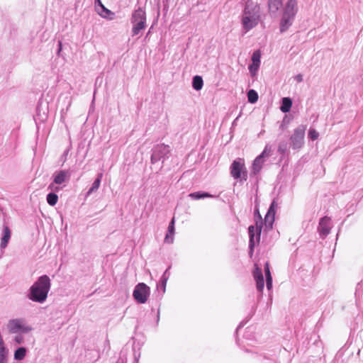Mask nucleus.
<instances>
[{
    "label": "nucleus",
    "mask_w": 363,
    "mask_h": 363,
    "mask_svg": "<svg viewBox=\"0 0 363 363\" xmlns=\"http://www.w3.org/2000/svg\"><path fill=\"white\" fill-rule=\"evenodd\" d=\"M62 50V43L61 42H59V49H58V51H57V55L60 54V52H61Z\"/></svg>",
    "instance_id": "obj_35"
},
{
    "label": "nucleus",
    "mask_w": 363,
    "mask_h": 363,
    "mask_svg": "<svg viewBox=\"0 0 363 363\" xmlns=\"http://www.w3.org/2000/svg\"><path fill=\"white\" fill-rule=\"evenodd\" d=\"M150 289L144 283L137 284L133 290V296L139 303H145L150 296Z\"/></svg>",
    "instance_id": "obj_7"
},
{
    "label": "nucleus",
    "mask_w": 363,
    "mask_h": 363,
    "mask_svg": "<svg viewBox=\"0 0 363 363\" xmlns=\"http://www.w3.org/2000/svg\"><path fill=\"white\" fill-rule=\"evenodd\" d=\"M174 218L170 222L167 233L164 238V242L169 244H171L174 241Z\"/></svg>",
    "instance_id": "obj_19"
},
{
    "label": "nucleus",
    "mask_w": 363,
    "mask_h": 363,
    "mask_svg": "<svg viewBox=\"0 0 363 363\" xmlns=\"http://www.w3.org/2000/svg\"><path fill=\"white\" fill-rule=\"evenodd\" d=\"M102 176H103V174L101 173L98 175L97 178L96 179V180L92 184L91 187L87 191L86 196H89L93 192H95V191H96L99 189V188L100 186V184H101V181Z\"/></svg>",
    "instance_id": "obj_24"
},
{
    "label": "nucleus",
    "mask_w": 363,
    "mask_h": 363,
    "mask_svg": "<svg viewBox=\"0 0 363 363\" xmlns=\"http://www.w3.org/2000/svg\"><path fill=\"white\" fill-rule=\"evenodd\" d=\"M319 136L318 133L315 129H310L308 132V138L312 140H316Z\"/></svg>",
    "instance_id": "obj_30"
},
{
    "label": "nucleus",
    "mask_w": 363,
    "mask_h": 363,
    "mask_svg": "<svg viewBox=\"0 0 363 363\" xmlns=\"http://www.w3.org/2000/svg\"><path fill=\"white\" fill-rule=\"evenodd\" d=\"M272 153V147L267 145L262 152L258 157L255 158L252 164V169L254 173H257L260 171L262 167V164L264 162V159L269 157Z\"/></svg>",
    "instance_id": "obj_12"
},
{
    "label": "nucleus",
    "mask_w": 363,
    "mask_h": 363,
    "mask_svg": "<svg viewBox=\"0 0 363 363\" xmlns=\"http://www.w3.org/2000/svg\"><path fill=\"white\" fill-rule=\"evenodd\" d=\"M281 0H269L268 1V11L271 16H277L280 9L283 7Z\"/></svg>",
    "instance_id": "obj_16"
},
{
    "label": "nucleus",
    "mask_w": 363,
    "mask_h": 363,
    "mask_svg": "<svg viewBox=\"0 0 363 363\" xmlns=\"http://www.w3.org/2000/svg\"><path fill=\"white\" fill-rule=\"evenodd\" d=\"M70 173L68 170H60L52 174V182L49 184L48 189L51 191L58 192L62 190L65 184L68 183Z\"/></svg>",
    "instance_id": "obj_5"
},
{
    "label": "nucleus",
    "mask_w": 363,
    "mask_h": 363,
    "mask_svg": "<svg viewBox=\"0 0 363 363\" xmlns=\"http://www.w3.org/2000/svg\"><path fill=\"white\" fill-rule=\"evenodd\" d=\"M277 207V204L274 201L268 210V212L265 216L264 222L267 228H272L274 220L275 210Z\"/></svg>",
    "instance_id": "obj_15"
},
{
    "label": "nucleus",
    "mask_w": 363,
    "mask_h": 363,
    "mask_svg": "<svg viewBox=\"0 0 363 363\" xmlns=\"http://www.w3.org/2000/svg\"><path fill=\"white\" fill-rule=\"evenodd\" d=\"M10 238H11V230L8 226H5L4 228V235H3V238H1V241L0 243V247L2 249H4L7 246Z\"/></svg>",
    "instance_id": "obj_20"
},
{
    "label": "nucleus",
    "mask_w": 363,
    "mask_h": 363,
    "mask_svg": "<svg viewBox=\"0 0 363 363\" xmlns=\"http://www.w3.org/2000/svg\"><path fill=\"white\" fill-rule=\"evenodd\" d=\"M9 349L0 334V363H7L9 361Z\"/></svg>",
    "instance_id": "obj_18"
},
{
    "label": "nucleus",
    "mask_w": 363,
    "mask_h": 363,
    "mask_svg": "<svg viewBox=\"0 0 363 363\" xmlns=\"http://www.w3.org/2000/svg\"><path fill=\"white\" fill-rule=\"evenodd\" d=\"M50 287V279L47 275H43L29 288L27 298L33 302L43 303L48 298Z\"/></svg>",
    "instance_id": "obj_2"
},
{
    "label": "nucleus",
    "mask_w": 363,
    "mask_h": 363,
    "mask_svg": "<svg viewBox=\"0 0 363 363\" xmlns=\"http://www.w3.org/2000/svg\"><path fill=\"white\" fill-rule=\"evenodd\" d=\"M169 152L170 148L168 145L164 144H160L156 145L152 150L151 162L152 164L157 162L160 160L167 157Z\"/></svg>",
    "instance_id": "obj_11"
},
{
    "label": "nucleus",
    "mask_w": 363,
    "mask_h": 363,
    "mask_svg": "<svg viewBox=\"0 0 363 363\" xmlns=\"http://www.w3.org/2000/svg\"><path fill=\"white\" fill-rule=\"evenodd\" d=\"M203 82L201 77L195 76L193 78L192 86L195 90H196V91L201 90L203 87Z\"/></svg>",
    "instance_id": "obj_26"
},
{
    "label": "nucleus",
    "mask_w": 363,
    "mask_h": 363,
    "mask_svg": "<svg viewBox=\"0 0 363 363\" xmlns=\"http://www.w3.org/2000/svg\"><path fill=\"white\" fill-rule=\"evenodd\" d=\"M13 341L16 344L21 345L23 343L24 338L21 335V333L16 334L15 337H13Z\"/></svg>",
    "instance_id": "obj_31"
},
{
    "label": "nucleus",
    "mask_w": 363,
    "mask_h": 363,
    "mask_svg": "<svg viewBox=\"0 0 363 363\" xmlns=\"http://www.w3.org/2000/svg\"><path fill=\"white\" fill-rule=\"evenodd\" d=\"M331 227L330 218L324 217L319 222L318 231L322 236L325 237L330 233Z\"/></svg>",
    "instance_id": "obj_14"
},
{
    "label": "nucleus",
    "mask_w": 363,
    "mask_h": 363,
    "mask_svg": "<svg viewBox=\"0 0 363 363\" xmlns=\"http://www.w3.org/2000/svg\"><path fill=\"white\" fill-rule=\"evenodd\" d=\"M27 354V349L24 347L17 348L13 353V359L16 361L23 360Z\"/></svg>",
    "instance_id": "obj_21"
},
{
    "label": "nucleus",
    "mask_w": 363,
    "mask_h": 363,
    "mask_svg": "<svg viewBox=\"0 0 363 363\" xmlns=\"http://www.w3.org/2000/svg\"><path fill=\"white\" fill-rule=\"evenodd\" d=\"M189 196L194 199H200L211 197V195H210L208 193L194 192V193L190 194Z\"/></svg>",
    "instance_id": "obj_29"
},
{
    "label": "nucleus",
    "mask_w": 363,
    "mask_h": 363,
    "mask_svg": "<svg viewBox=\"0 0 363 363\" xmlns=\"http://www.w3.org/2000/svg\"><path fill=\"white\" fill-rule=\"evenodd\" d=\"M261 53L259 50L253 52L252 56V63L249 66V71L252 77L257 74L260 65Z\"/></svg>",
    "instance_id": "obj_13"
},
{
    "label": "nucleus",
    "mask_w": 363,
    "mask_h": 363,
    "mask_svg": "<svg viewBox=\"0 0 363 363\" xmlns=\"http://www.w3.org/2000/svg\"><path fill=\"white\" fill-rule=\"evenodd\" d=\"M247 99L250 103L254 104L258 100V94L255 90L250 89L247 92Z\"/></svg>",
    "instance_id": "obj_28"
},
{
    "label": "nucleus",
    "mask_w": 363,
    "mask_h": 363,
    "mask_svg": "<svg viewBox=\"0 0 363 363\" xmlns=\"http://www.w3.org/2000/svg\"><path fill=\"white\" fill-rule=\"evenodd\" d=\"M262 228V220L260 216L256 219L255 225H250L249 227L250 247L251 249H252L255 242L259 241Z\"/></svg>",
    "instance_id": "obj_9"
},
{
    "label": "nucleus",
    "mask_w": 363,
    "mask_h": 363,
    "mask_svg": "<svg viewBox=\"0 0 363 363\" xmlns=\"http://www.w3.org/2000/svg\"><path fill=\"white\" fill-rule=\"evenodd\" d=\"M295 79L298 82H301L303 81V75L299 74H297L296 77H295Z\"/></svg>",
    "instance_id": "obj_33"
},
{
    "label": "nucleus",
    "mask_w": 363,
    "mask_h": 363,
    "mask_svg": "<svg viewBox=\"0 0 363 363\" xmlns=\"http://www.w3.org/2000/svg\"><path fill=\"white\" fill-rule=\"evenodd\" d=\"M6 329L10 334H28L33 330V328L23 318L9 320Z\"/></svg>",
    "instance_id": "obj_4"
},
{
    "label": "nucleus",
    "mask_w": 363,
    "mask_h": 363,
    "mask_svg": "<svg viewBox=\"0 0 363 363\" xmlns=\"http://www.w3.org/2000/svg\"><path fill=\"white\" fill-rule=\"evenodd\" d=\"M46 200L49 205L53 206L58 201V196L54 191H52L47 195Z\"/></svg>",
    "instance_id": "obj_27"
},
{
    "label": "nucleus",
    "mask_w": 363,
    "mask_h": 363,
    "mask_svg": "<svg viewBox=\"0 0 363 363\" xmlns=\"http://www.w3.org/2000/svg\"><path fill=\"white\" fill-rule=\"evenodd\" d=\"M261 19L259 6L252 0H247L240 16L242 30L247 33L255 28Z\"/></svg>",
    "instance_id": "obj_1"
},
{
    "label": "nucleus",
    "mask_w": 363,
    "mask_h": 363,
    "mask_svg": "<svg viewBox=\"0 0 363 363\" xmlns=\"http://www.w3.org/2000/svg\"><path fill=\"white\" fill-rule=\"evenodd\" d=\"M279 152H281V153H284L286 150V147H281V146H279Z\"/></svg>",
    "instance_id": "obj_34"
},
{
    "label": "nucleus",
    "mask_w": 363,
    "mask_h": 363,
    "mask_svg": "<svg viewBox=\"0 0 363 363\" xmlns=\"http://www.w3.org/2000/svg\"><path fill=\"white\" fill-rule=\"evenodd\" d=\"M253 276L256 281L257 289L259 291H262L264 286V277L261 269L255 265V269L253 272Z\"/></svg>",
    "instance_id": "obj_17"
},
{
    "label": "nucleus",
    "mask_w": 363,
    "mask_h": 363,
    "mask_svg": "<svg viewBox=\"0 0 363 363\" xmlns=\"http://www.w3.org/2000/svg\"><path fill=\"white\" fill-rule=\"evenodd\" d=\"M291 106H292V101L290 98L284 97L282 99L280 110L283 113L289 112Z\"/></svg>",
    "instance_id": "obj_22"
},
{
    "label": "nucleus",
    "mask_w": 363,
    "mask_h": 363,
    "mask_svg": "<svg viewBox=\"0 0 363 363\" xmlns=\"http://www.w3.org/2000/svg\"><path fill=\"white\" fill-rule=\"evenodd\" d=\"M264 272L266 276L267 288L270 290L272 287V277L270 273L269 267L268 262L265 264Z\"/></svg>",
    "instance_id": "obj_25"
},
{
    "label": "nucleus",
    "mask_w": 363,
    "mask_h": 363,
    "mask_svg": "<svg viewBox=\"0 0 363 363\" xmlns=\"http://www.w3.org/2000/svg\"><path fill=\"white\" fill-rule=\"evenodd\" d=\"M167 274V271L164 272V274L163 275V278H162V285L164 286V291H165L166 284H167V278L165 277V274Z\"/></svg>",
    "instance_id": "obj_32"
},
{
    "label": "nucleus",
    "mask_w": 363,
    "mask_h": 363,
    "mask_svg": "<svg viewBox=\"0 0 363 363\" xmlns=\"http://www.w3.org/2000/svg\"><path fill=\"white\" fill-rule=\"evenodd\" d=\"M230 174L235 179L243 178L247 179V172L245 167L244 160L238 158L235 160L231 164Z\"/></svg>",
    "instance_id": "obj_10"
},
{
    "label": "nucleus",
    "mask_w": 363,
    "mask_h": 363,
    "mask_svg": "<svg viewBox=\"0 0 363 363\" xmlns=\"http://www.w3.org/2000/svg\"><path fill=\"white\" fill-rule=\"evenodd\" d=\"M279 22L280 32L286 31L293 24L298 11L297 0H287L283 6Z\"/></svg>",
    "instance_id": "obj_3"
},
{
    "label": "nucleus",
    "mask_w": 363,
    "mask_h": 363,
    "mask_svg": "<svg viewBox=\"0 0 363 363\" xmlns=\"http://www.w3.org/2000/svg\"><path fill=\"white\" fill-rule=\"evenodd\" d=\"M99 4L96 6L97 13L103 18H107L111 13V11L104 7V6L98 0Z\"/></svg>",
    "instance_id": "obj_23"
},
{
    "label": "nucleus",
    "mask_w": 363,
    "mask_h": 363,
    "mask_svg": "<svg viewBox=\"0 0 363 363\" xmlns=\"http://www.w3.org/2000/svg\"><path fill=\"white\" fill-rule=\"evenodd\" d=\"M306 130V126L303 125H299L294 130L290 138L291 146L294 149H300L303 145Z\"/></svg>",
    "instance_id": "obj_8"
},
{
    "label": "nucleus",
    "mask_w": 363,
    "mask_h": 363,
    "mask_svg": "<svg viewBox=\"0 0 363 363\" xmlns=\"http://www.w3.org/2000/svg\"><path fill=\"white\" fill-rule=\"evenodd\" d=\"M146 14L143 9L139 8L135 10L131 17V23L133 24V35H138L141 30L145 28Z\"/></svg>",
    "instance_id": "obj_6"
}]
</instances>
